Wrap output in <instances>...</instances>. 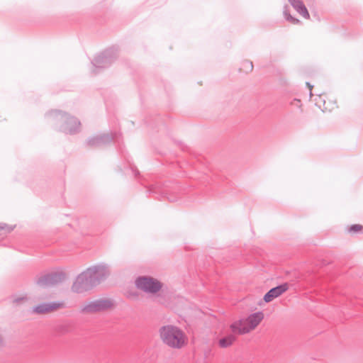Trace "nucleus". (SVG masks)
<instances>
[{"instance_id":"412c9836","label":"nucleus","mask_w":363,"mask_h":363,"mask_svg":"<svg viewBox=\"0 0 363 363\" xmlns=\"http://www.w3.org/2000/svg\"><path fill=\"white\" fill-rule=\"evenodd\" d=\"M307 85L308 86L310 90L311 91V89H312V86H311V84L309 83H307ZM311 95H312V94L311 93Z\"/></svg>"},{"instance_id":"0eeeda50","label":"nucleus","mask_w":363,"mask_h":363,"mask_svg":"<svg viewBox=\"0 0 363 363\" xmlns=\"http://www.w3.org/2000/svg\"><path fill=\"white\" fill-rule=\"evenodd\" d=\"M65 279V273L62 271H55L39 277L36 281L37 284L41 287H46L62 282Z\"/></svg>"},{"instance_id":"423d86ee","label":"nucleus","mask_w":363,"mask_h":363,"mask_svg":"<svg viewBox=\"0 0 363 363\" xmlns=\"http://www.w3.org/2000/svg\"><path fill=\"white\" fill-rule=\"evenodd\" d=\"M86 271L91 277L96 286L105 280L111 273L109 267L106 264H99L91 266L86 269Z\"/></svg>"},{"instance_id":"7ed1b4c3","label":"nucleus","mask_w":363,"mask_h":363,"mask_svg":"<svg viewBox=\"0 0 363 363\" xmlns=\"http://www.w3.org/2000/svg\"><path fill=\"white\" fill-rule=\"evenodd\" d=\"M114 306L113 301L107 298H99L86 303L81 309L83 313H96L111 309Z\"/></svg>"},{"instance_id":"a211bd4d","label":"nucleus","mask_w":363,"mask_h":363,"mask_svg":"<svg viewBox=\"0 0 363 363\" xmlns=\"http://www.w3.org/2000/svg\"><path fill=\"white\" fill-rule=\"evenodd\" d=\"M243 66L245 67V72H250L253 69L252 62L250 61H245Z\"/></svg>"},{"instance_id":"4be33fe9","label":"nucleus","mask_w":363,"mask_h":363,"mask_svg":"<svg viewBox=\"0 0 363 363\" xmlns=\"http://www.w3.org/2000/svg\"><path fill=\"white\" fill-rule=\"evenodd\" d=\"M1 343H2V337H1V336L0 335V345H1Z\"/></svg>"},{"instance_id":"f8f14e48","label":"nucleus","mask_w":363,"mask_h":363,"mask_svg":"<svg viewBox=\"0 0 363 363\" xmlns=\"http://www.w3.org/2000/svg\"><path fill=\"white\" fill-rule=\"evenodd\" d=\"M294 9L303 18L308 19L309 13L301 0H288Z\"/></svg>"},{"instance_id":"f3484780","label":"nucleus","mask_w":363,"mask_h":363,"mask_svg":"<svg viewBox=\"0 0 363 363\" xmlns=\"http://www.w3.org/2000/svg\"><path fill=\"white\" fill-rule=\"evenodd\" d=\"M362 229V226L361 225L355 224V225H352L350 227V232H354V233H357V232L361 231Z\"/></svg>"},{"instance_id":"9b49d317","label":"nucleus","mask_w":363,"mask_h":363,"mask_svg":"<svg viewBox=\"0 0 363 363\" xmlns=\"http://www.w3.org/2000/svg\"><path fill=\"white\" fill-rule=\"evenodd\" d=\"M112 62L113 60L110 57L109 52L106 51L96 57L92 63L96 67H106L109 66Z\"/></svg>"},{"instance_id":"ddd939ff","label":"nucleus","mask_w":363,"mask_h":363,"mask_svg":"<svg viewBox=\"0 0 363 363\" xmlns=\"http://www.w3.org/2000/svg\"><path fill=\"white\" fill-rule=\"evenodd\" d=\"M110 140V137L108 135L99 136L94 138H91L89 140V143L91 145H98L101 143H103L107 140Z\"/></svg>"},{"instance_id":"aec40b11","label":"nucleus","mask_w":363,"mask_h":363,"mask_svg":"<svg viewBox=\"0 0 363 363\" xmlns=\"http://www.w3.org/2000/svg\"><path fill=\"white\" fill-rule=\"evenodd\" d=\"M294 101L296 103V106H300V104H301V101L300 100L294 99Z\"/></svg>"},{"instance_id":"f257e3e1","label":"nucleus","mask_w":363,"mask_h":363,"mask_svg":"<svg viewBox=\"0 0 363 363\" xmlns=\"http://www.w3.org/2000/svg\"><path fill=\"white\" fill-rule=\"evenodd\" d=\"M264 318L262 312H257L246 318L236 320L230 324L231 333L220 338L218 345L222 348L231 346L236 340L237 335H244L255 330Z\"/></svg>"},{"instance_id":"4468645a","label":"nucleus","mask_w":363,"mask_h":363,"mask_svg":"<svg viewBox=\"0 0 363 363\" xmlns=\"http://www.w3.org/2000/svg\"><path fill=\"white\" fill-rule=\"evenodd\" d=\"M29 301V298L27 296H22L17 298H15L13 300V303L16 306L24 304Z\"/></svg>"},{"instance_id":"2eb2a0df","label":"nucleus","mask_w":363,"mask_h":363,"mask_svg":"<svg viewBox=\"0 0 363 363\" xmlns=\"http://www.w3.org/2000/svg\"><path fill=\"white\" fill-rule=\"evenodd\" d=\"M284 17L285 18L291 22V23L293 24H297L299 23V20L293 17L287 11V9H285L284 11Z\"/></svg>"},{"instance_id":"20e7f679","label":"nucleus","mask_w":363,"mask_h":363,"mask_svg":"<svg viewBox=\"0 0 363 363\" xmlns=\"http://www.w3.org/2000/svg\"><path fill=\"white\" fill-rule=\"evenodd\" d=\"M94 286H96V285L91 277L85 270L77 277L71 289L74 293L82 294L91 290Z\"/></svg>"},{"instance_id":"f03ea898","label":"nucleus","mask_w":363,"mask_h":363,"mask_svg":"<svg viewBox=\"0 0 363 363\" xmlns=\"http://www.w3.org/2000/svg\"><path fill=\"white\" fill-rule=\"evenodd\" d=\"M161 341L167 347L180 350L188 343V337L185 333L179 327L174 325H166L159 329Z\"/></svg>"},{"instance_id":"6e6552de","label":"nucleus","mask_w":363,"mask_h":363,"mask_svg":"<svg viewBox=\"0 0 363 363\" xmlns=\"http://www.w3.org/2000/svg\"><path fill=\"white\" fill-rule=\"evenodd\" d=\"M56 118L57 120L63 121L64 125L62 130L64 133L74 134L79 131L80 122L74 117H69L66 113L60 111L56 112Z\"/></svg>"},{"instance_id":"dca6fc26","label":"nucleus","mask_w":363,"mask_h":363,"mask_svg":"<svg viewBox=\"0 0 363 363\" xmlns=\"http://www.w3.org/2000/svg\"><path fill=\"white\" fill-rule=\"evenodd\" d=\"M56 332L60 334H65L69 333V328L66 324H62L56 327Z\"/></svg>"},{"instance_id":"6ab92c4d","label":"nucleus","mask_w":363,"mask_h":363,"mask_svg":"<svg viewBox=\"0 0 363 363\" xmlns=\"http://www.w3.org/2000/svg\"><path fill=\"white\" fill-rule=\"evenodd\" d=\"M13 228L7 225L5 223H0V230H4L6 233H10L13 230Z\"/></svg>"},{"instance_id":"9d476101","label":"nucleus","mask_w":363,"mask_h":363,"mask_svg":"<svg viewBox=\"0 0 363 363\" xmlns=\"http://www.w3.org/2000/svg\"><path fill=\"white\" fill-rule=\"evenodd\" d=\"M289 289L287 283H284L278 286L271 289L264 296L265 302H271L273 299L279 297Z\"/></svg>"},{"instance_id":"1a4fd4ad","label":"nucleus","mask_w":363,"mask_h":363,"mask_svg":"<svg viewBox=\"0 0 363 363\" xmlns=\"http://www.w3.org/2000/svg\"><path fill=\"white\" fill-rule=\"evenodd\" d=\"M64 303L61 302L43 303L32 308V313L35 314H45L63 308Z\"/></svg>"},{"instance_id":"39448f33","label":"nucleus","mask_w":363,"mask_h":363,"mask_svg":"<svg viewBox=\"0 0 363 363\" xmlns=\"http://www.w3.org/2000/svg\"><path fill=\"white\" fill-rule=\"evenodd\" d=\"M135 285L138 289L148 294H155L159 291L162 286L159 281L150 277H138L135 280Z\"/></svg>"}]
</instances>
